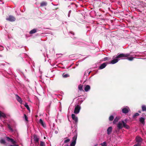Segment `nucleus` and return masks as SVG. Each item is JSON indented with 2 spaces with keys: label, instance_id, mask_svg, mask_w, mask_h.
<instances>
[{
  "label": "nucleus",
  "instance_id": "f257e3e1",
  "mask_svg": "<svg viewBox=\"0 0 146 146\" xmlns=\"http://www.w3.org/2000/svg\"><path fill=\"white\" fill-rule=\"evenodd\" d=\"M130 55V54L129 53L126 54L118 53L115 56H113V58H115V59L111 60L110 63L112 64H115L117 63L120 60V58L121 59L122 58L126 57L129 56Z\"/></svg>",
  "mask_w": 146,
  "mask_h": 146
},
{
  "label": "nucleus",
  "instance_id": "f03ea898",
  "mask_svg": "<svg viewBox=\"0 0 146 146\" xmlns=\"http://www.w3.org/2000/svg\"><path fill=\"white\" fill-rule=\"evenodd\" d=\"M117 127L119 129H121L122 127H124L127 129H130L129 126L127 125L123 120L121 121V122H119L117 125Z\"/></svg>",
  "mask_w": 146,
  "mask_h": 146
},
{
  "label": "nucleus",
  "instance_id": "7ed1b4c3",
  "mask_svg": "<svg viewBox=\"0 0 146 146\" xmlns=\"http://www.w3.org/2000/svg\"><path fill=\"white\" fill-rule=\"evenodd\" d=\"M74 136L72 138V141L70 143V146H75L76 143V141L77 137V132L76 130L73 132ZM66 146H69L68 145H67Z\"/></svg>",
  "mask_w": 146,
  "mask_h": 146
},
{
  "label": "nucleus",
  "instance_id": "20e7f679",
  "mask_svg": "<svg viewBox=\"0 0 146 146\" xmlns=\"http://www.w3.org/2000/svg\"><path fill=\"white\" fill-rule=\"evenodd\" d=\"M73 40L74 41V44H77L78 45H80V46H83L84 45V43L80 41L81 40L78 39L76 37H74L73 38Z\"/></svg>",
  "mask_w": 146,
  "mask_h": 146
},
{
  "label": "nucleus",
  "instance_id": "39448f33",
  "mask_svg": "<svg viewBox=\"0 0 146 146\" xmlns=\"http://www.w3.org/2000/svg\"><path fill=\"white\" fill-rule=\"evenodd\" d=\"M130 111V109L127 106H124L122 108V111L123 113H127Z\"/></svg>",
  "mask_w": 146,
  "mask_h": 146
},
{
  "label": "nucleus",
  "instance_id": "423d86ee",
  "mask_svg": "<svg viewBox=\"0 0 146 146\" xmlns=\"http://www.w3.org/2000/svg\"><path fill=\"white\" fill-rule=\"evenodd\" d=\"M80 109V107L79 105H77L75 107L74 113L75 114H78L79 113Z\"/></svg>",
  "mask_w": 146,
  "mask_h": 146
},
{
  "label": "nucleus",
  "instance_id": "0eeeda50",
  "mask_svg": "<svg viewBox=\"0 0 146 146\" xmlns=\"http://www.w3.org/2000/svg\"><path fill=\"white\" fill-rule=\"evenodd\" d=\"M6 20L10 22L14 21L16 19L12 15H9L8 17L6 18Z\"/></svg>",
  "mask_w": 146,
  "mask_h": 146
},
{
  "label": "nucleus",
  "instance_id": "6e6552de",
  "mask_svg": "<svg viewBox=\"0 0 146 146\" xmlns=\"http://www.w3.org/2000/svg\"><path fill=\"white\" fill-rule=\"evenodd\" d=\"M72 118L73 120L75 121V124L76 125H77L78 121V119L77 117H76L75 114H72Z\"/></svg>",
  "mask_w": 146,
  "mask_h": 146
},
{
  "label": "nucleus",
  "instance_id": "1a4fd4ad",
  "mask_svg": "<svg viewBox=\"0 0 146 146\" xmlns=\"http://www.w3.org/2000/svg\"><path fill=\"white\" fill-rule=\"evenodd\" d=\"M135 140L137 143L141 144L142 141V139L139 136H137L135 138Z\"/></svg>",
  "mask_w": 146,
  "mask_h": 146
},
{
  "label": "nucleus",
  "instance_id": "9d476101",
  "mask_svg": "<svg viewBox=\"0 0 146 146\" xmlns=\"http://www.w3.org/2000/svg\"><path fill=\"white\" fill-rule=\"evenodd\" d=\"M16 98L17 100L21 104L22 103V100L21 98L19 97L17 94L15 95Z\"/></svg>",
  "mask_w": 146,
  "mask_h": 146
},
{
  "label": "nucleus",
  "instance_id": "9b49d317",
  "mask_svg": "<svg viewBox=\"0 0 146 146\" xmlns=\"http://www.w3.org/2000/svg\"><path fill=\"white\" fill-rule=\"evenodd\" d=\"M107 63H104L101 64L99 67L100 69H102L105 68L108 64Z\"/></svg>",
  "mask_w": 146,
  "mask_h": 146
},
{
  "label": "nucleus",
  "instance_id": "f8f14e48",
  "mask_svg": "<svg viewBox=\"0 0 146 146\" xmlns=\"http://www.w3.org/2000/svg\"><path fill=\"white\" fill-rule=\"evenodd\" d=\"M112 128L111 127H109L107 129V134L108 135H110L112 131Z\"/></svg>",
  "mask_w": 146,
  "mask_h": 146
},
{
  "label": "nucleus",
  "instance_id": "ddd939ff",
  "mask_svg": "<svg viewBox=\"0 0 146 146\" xmlns=\"http://www.w3.org/2000/svg\"><path fill=\"white\" fill-rule=\"evenodd\" d=\"M6 117V115L3 112L0 111V119H2V118H5Z\"/></svg>",
  "mask_w": 146,
  "mask_h": 146
},
{
  "label": "nucleus",
  "instance_id": "4468645a",
  "mask_svg": "<svg viewBox=\"0 0 146 146\" xmlns=\"http://www.w3.org/2000/svg\"><path fill=\"white\" fill-rule=\"evenodd\" d=\"M6 139L8 141H10V142L12 143H15V141H14V140L11 138H10L9 137H6Z\"/></svg>",
  "mask_w": 146,
  "mask_h": 146
},
{
  "label": "nucleus",
  "instance_id": "2eb2a0df",
  "mask_svg": "<svg viewBox=\"0 0 146 146\" xmlns=\"http://www.w3.org/2000/svg\"><path fill=\"white\" fill-rule=\"evenodd\" d=\"M90 89V86L89 85H86L84 87V90L85 92H88Z\"/></svg>",
  "mask_w": 146,
  "mask_h": 146
},
{
  "label": "nucleus",
  "instance_id": "dca6fc26",
  "mask_svg": "<svg viewBox=\"0 0 146 146\" xmlns=\"http://www.w3.org/2000/svg\"><path fill=\"white\" fill-rule=\"evenodd\" d=\"M39 123L44 127H46L45 123L43 122L41 119H40L39 121Z\"/></svg>",
  "mask_w": 146,
  "mask_h": 146
},
{
  "label": "nucleus",
  "instance_id": "f3484780",
  "mask_svg": "<svg viewBox=\"0 0 146 146\" xmlns=\"http://www.w3.org/2000/svg\"><path fill=\"white\" fill-rule=\"evenodd\" d=\"M128 56L127 58H121L122 59H127L129 61H131L133 60V59L135 58L134 57H128Z\"/></svg>",
  "mask_w": 146,
  "mask_h": 146
},
{
  "label": "nucleus",
  "instance_id": "a211bd4d",
  "mask_svg": "<svg viewBox=\"0 0 146 146\" xmlns=\"http://www.w3.org/2000/svg\"><path fill=\"white\" fill-rule=\"evenodd\" d=\"M142 110L143 111H146V106L142 105L141 106Z\"/></svg>",
  "mask_w": 146,
  "mask_h": 146
},
{
  "label": "nucleus",
  "instance_id": "6ab92c4d",
  "mask_svg": "<svg viewBox=\"0 0 146 146\" xmlns=\"http://www.w3.org/2000/svg\"><path fill=\"white\" fill-rule=\"evenodd\" d=\"M34 141L36 142H38L39 141V138L36 135H35L34 136Z\"/></svg>",
  "mask_w": 146,
  "mask_h": 146
},
{
  "label": "nucleus",
  "instance_id": "aec40b11",
  "mask_svg": "<svg viewBox=\"0 0 146 146\" xmlns=\"http://www.w3.org/2000/svg\"><path fill=\"white\" fill-rule=\"evenodd\" d=\"M145 120V118L143 117L140 118L139 119V121L142 123H144Z\"/></svg>",
  "mask_w": 146,
  "mask_h": 146
},
{
  "label": "nucleus",
  "instance_id": "412c9836",
  "mask_svg": "<svg viewBox=\"0 0 146 146\" xmlns=\"http://www.w3.org/2000/svg\"><path fill=\"white\" fill-rule=\"evenodd\" d=\"M36 32V29H34L31 30L30 32L29 33L32 34H34Z\"/></svg>",
  "mask_w": 146,
  "mask_h": 146
},
{
  "label": "nucleus",
  "instance_id": "4be33fe9",
  "mask_svg": "<svg viewBox=\"0 0 146 146\" xmlns=\"http://www.w3.org/2000/svg\"><path fill=\"white\" fill-rule=\"evenodd\" d=\"M62 76L64 78H66L69 77L70 76L69 74L63 73L62 75Z\"/></svg>",
  "mask_w": 146,
  "mask_h": 146
},
{
  "label": "nucleus",
  "instance_id": "5701e85b",
  "mask_svg": "<svg viewBox=\"0 0 146 146\" xmlns=\"http://www.w3.org/2000/svg\"><path fill=\"white\" fill-rule=\"evenodd\" d=\"M0 143L1 144H5L6 143V141L5 139H1L0 140Z\"/></svg>",
  "mask_w": 146,
  "mask_h": 146
},
{
  "label": "nucleus",
  "instance_id": "b1692460",
  "mask_svg": "<svg viewBox=\"0 0 146 146\" xmlns=\"http://www.w3.org/2000/svg\"><path fill=\"white\" fill-rule=\"evenodd\" d=\"M47 5V3L45 2H43L40 3V6L41 7L46 6Z\"/></svg>",
  "mask_w": 146,
  "mask_h": 146
},
{
  "label": "nucleus",
  "instance_id": "393cba45",
  "mask_svg": "<svg viewBox=\"0 0 146 146\" xmlns=\"http://www.w3.org/2000/svg\"><path fill=\"white\" fill-rule=\"evenodd\" d=\"M83 85L80 84L78 86V88L79 90L80 91L83 90Z\"/></svg>",
  "mask_w": 146,
  "mask_h": 146
},
{
  "label": "nucleus",
  "instance_id": "a878e982",
  "mask_svg": "<svg viewBox=\"0 0 146 146\" xmlns=\"http://www.w3.org/2000/svg\"><path fill=\"white\" fill-rule=\"evenodd\" d=\"M27 108L28 110H30V109L27 103H25L24 105Z\"/></svg>",
  "mask_w": 146,
  "mask_h": 146
},
{
  "label": "nucleus",
  "instance_id": "bb28decb",
  "mask_svg": "<svg viewBox=\"0 0 146 146\" xmlns=\"http://www.w3.org/2000/svg\"><path fill=\"white\" fill-rule=\"evenodd\" d=\"M119 118L117 117H116L114 119V120L113 121V123H115L117 122L118 121Z\"/></svg>",
  "mask_w": 146,
  "mask_h": 146
},
{
  "label": "nucleus",
  "instance_id": "cd10ccee",
  "mask_svg": "<svg viewBox=\"0 0 146 146\" xmlns=\"http://www.w3.org/2000/svg\"><path fill=\"white\" fill-rule=\"evenodd\" d=\"M114 119V117L113 115H111L109 117V119L110 121H112Z\"/></svg>",
  "mask_w": 146,
  "mask_h": 146
},
{
  "label": "nucleus",
  "instance_id": "c85d7f7f",
  "mask_svg": "<svg viewBox=\"0 0 146 146\" xmlns=\"http://www.w3.org/2000/svg\"><path fill=\"white\" fill-rule=\"evenodd\" d=\"M8 129L11 131L13 132V129L11 127L10 125L9 124H8Z\"/></svg>",
  "mask_w": 146,
  "mask_h": 146
},
{
  "label": "nucleus",
  "instance_id": "c756f323",
  "mask_svg": "<svg viewBox=\"0 0 146 146\" xmlns=\"http://www.w3.org/2000/svg\"><path fill=\"white\" fill-rule=\"evenodd\" d=\"M8 129L11 131L13 132V129L11 127L10 125L9 124H8Z\"/></svg>",
  "mask_w": 146,
  "mask_h": 146
},
{
  "label": "nucleus",
  "instance_id": "7c9ffc66",
  "mask_svg": "<svg viewBox=\"0 0 146 146\" xmlns=\"http://www.w3.org/2000/svg\"><path fill=\"white\" fill-rule=\"evenodd\" d=\"M101 145L102 146H106L107 144L106 142L104 141L103 142V143H102L101 144Z\"/></svg>",
  "mask_w": 146,
  "mask_h": 146
},
{
  "label": "nucleus",
  "instance_id": "2f4dec72",
  "mask_svg": "<svg viewBox=\"0 0 146 146\" xmlns=\"http://www.w3.org/2000/svg\"><path fill=\"white\" fill-rule=\"evenodd\" d=\"M139 115V113H135L134 114V115H133V117H135L136 116H138Z\"/></svg>",
  "mask_w": 146,
  "mask_h": 146
},
{
  "label": "nucleus",
  "instance_id": "473e14b6",
  "mask_svg": "<svg viewBox=\"0 0 146 146\" xmlns=\"http://www.w3.org/2000/svg\"><path fill=\"white\" fill-rule=\"evenodd\" d=\"M70 141V139H67L64 141V143H66Z\"/></svg>",
  "mask_w": 146,
  "mask_h": 146
},
{
  "label": "nucleus",
  "instance_id": "72a5a7b5",
  "mask_svg": "<svg viewBox=\"0 0 146 146\" xmlns=\"http://www.w3.org/2000/svg\"><path fill=\"white\" fill-rule=\"evenodd\" d=\"M69 35L70 36H73V35H74V32L72 31H70L69 33Z\"/></svg>",
  "mask_w": 146,
  "mask_h": 146
},
{
  "label": "nucleus",
  "instance_id": "f704fd0d",
  "mask_svg": "<svg viewBox=\"0 0 146 146\" xmlns=\"http://www.w3.org/2000/svg\"><path fill=\"white\" fill-rule=\"evenodd\" d=\"M24 117L26 121H28V117L25 114H24Z\"/></svg>",
  "mask_w": 146,
  "mask_h": 146
},
{
  "label": "nucleus",
  "instance_id": "c9c22d12",
  "mask_svg": "<svg viewBox=\"0 0 146 146\" xmlns=\"http://www.w3.org/2000/svg\"><path fill=\"white\" fill-rule=\"evenodd\" d=\"M141 144L138 143H137L136 144H135L133 145V146H141Z\"/></svg>",
  "mask_w": 146,
  "mask_h": 146
},
{
  "label": "nucleus",
  "instance_id": "e433bc0d",
  "mask_svg": "<svg viewBox=\"0 0 146 146\" xmlns=\"http://www.w3.org/2000/svg\"><path fill=\"white\" fill-rule=\"evenodd\" d=\"M71 10H70L69 11L68 13V17H70V13H71Z\"/></svg>",
  "mask_w": 146,
  "mask_h": 146
},
{
  "label": "nucleus",
  "instance_id": "4c0bfd02",
  "mask_svg": "<svg viewBox=\"0 0 146 146\" xmlns=\"http://www.w3.org/2000/svg\"><path fill=\"white\" fill-rule=\"evenodd\" d=\"M44 145V143L43 142L41 141L40 142V145L41 146H43Z\"/></svg>",
  "mask_w": 146,
  "mask_h": 146
},
{
  "label": "nucleus",
  "instance_id": "58836bf2",
  "mask_svg": "<svg viewBox=\"0 0 146 146\" xmlns=\"http://www.w3.org/2000/svg\"><path fill=\"white\" fill-rule=\"evenodd\" d=\"M108 60V58L106 57H105L104 58L103 60L104 61H106Z\"/></svg>",
  "mask_w": 146,
  "mask_h": 146
},
{
  "label": "nucleus",
  "instance_id": "ea45409f",
  "mask_svg": "<svg viewBox=\"0 0 146 146\" xmlns=\"http://www.w3.org/2000/svg\"><path fill=\"white\" fill-rule=\"evenodd\" d=\"M9 146H19V145H10Z\"/></svg>",
  "mask_w": 146,
  "mask_h": 146
},
{
  "label": "nucleus",
  "instance_id": "a19ab883",
  "mask_svg": "<svg viewBox=\"0 0 146 146\" xmlns=\"http://www.w3.org/2000/svg\"><path fill=\"white\" fill-rule=\"evenodd\" d=\"M55 133H56V134H57L58 133V131H55Z\"/></svg>",
  "mask_w": 146,
  "mask_h": 146
},
{
  "label": "nucleus",
  "instance_id": "79ce46f5",
  "mask_svg": "<svg viewBox=\"0 0 146 146\" xmlns=\"http://www.w3.org/2000/svg\"><path fill=\"white\" fill-rule=\"evenodd\" d=\"M96 146L95 145V146Z\"/></svg>",
  "mask_w": 146,
  "mask_h": 146
}]
</instances>
